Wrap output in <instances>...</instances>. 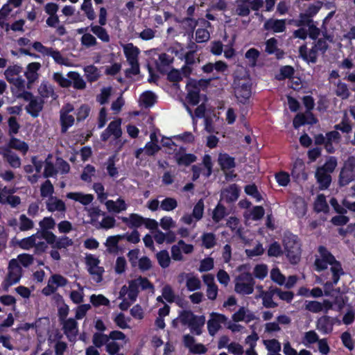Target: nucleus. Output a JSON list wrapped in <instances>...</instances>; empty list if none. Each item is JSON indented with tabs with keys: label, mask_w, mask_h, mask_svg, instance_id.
<instances>
[{
	"label": "nucleus",
	"mask_w": 355,
	"mask_h": 355,
	"mask_svg": "<svg viewBox=\"0 0 355 355\" xmlns=\"http://www.w3.org/2000/svg\"><path fill=\"white\" fill-rule=\"evenodd\" d=\"M318 253L315 260V270L320 272L327 269L328 265L331 266L334 282L338 284L340 277L344 274L340 263L323 246L319 247Z\"/></svg>",
	"instance_id": "nucleus-1"
},
{
	"label": "nucleus",
	"mask_w": 355,
	"mask_h": 355,
	"mask_svg": "<svg viewBox=\"0 0 355 355\" xmlns=\"http://www.w3.org/2000/svg\"><path fill=\"white\" fill-rule=\"evenodd\" d=\"M283 244L286 257L292 263H297L301 256V245L296 236L292 234H286Z\"/></svg>",
	"instance_id": "nucleus-2"
},
{
	"label": "nucleus",
	"mask_w": 355,
	"mask_h": 355,
	"mask_svg": "<svg viewBox=\"0 0 355 355\" xmlns=\"http://www.w3.org/2000/svg\"><path fill=\"white\" fill-rule=\"evenodd\" d=\"M51 159V155H49L44 162V177H55L58 174L64 175L69 172L70 166L63 159L58 157L54 164Z\"/></svg>",
	"instance_id": "nucleus-3"
},
{
	"label": "nucleus",
	"mask_w": 355,
	"mask_h": 355,
	"mask_svg": "<svg viewBox=\"0 0 355 355\" xmlns=\"http://www.w3.org/2000/svg\"><path fill=\"white\" fill-rule=\"evenodd\" d=\"M22 275V269L17 263V260L11 259L9 261L8 267V274L1 283V286L5 291H8L9 288L18 283Z\"/></svg>",
	"instance_id": "nucleus-4"
},
{
	"label": "nucleus",
	"mask_w": 355,
	"mask_h": 355,
	"mask_svg": "<svg viewBox=\"0 0 355 355\" xmlns=\"http://www.w3.org/2000/svg\"><path fill=\"white\" fill-rule=\"evenodd\" d=\"M233 85L237 101L243 104L247 103L252 95L250 80L248 78L235 79Z\"/></svg>",
	"instance_id": "nucleus-5"
},
{
	"label": "nucleus",
	"mask_w": 355,
	"mask_h": 355,
	"mask_svg": "<svg viewBox=\"0 0 355 355\" xmlns=\"http://www.w3.org/2000/svg\"><path fill=\"white\" fill-rule=\"evenodd\" d=\"M124 55L128 64L130 65V69L127 71L132 75H137L139 73V65L138 62V56L140 53V50L132 43H128L122 45Z\"/></svg>",
	"instance_id": "nucleus-6"
},
{
	"label": "nucleus",
	"mask_w": 355,
	"mask_h": 355,
	"mask_svg": "<svg viewBox=\"0 0 355 355\" xmlns=\"http://www.w3.org/2000/svg\"><path fill=\"white\" fill-rule=\"evenodd\" d=\"M254 280L249 272L240 274L235 279V291L241 295H246L253 293Z\"/></svg>",
	"instance_id": "nucleus-7"
},
{
	"label": "nucleus",
	"mask_w": 355,
	"mask_h": 355,
	"mask_svg": "<svg viewBox=\"0 0 355 355\" xmlns=\"http://www.w3.org/2000/svg\"><path fill=\"white\" fill-rule=\"evenodd\" d=\"M130 296L133 300H137L139 290L146 291L148 293H154V286L146 277H139L130 281Z\"/></svg>",
	"instance_id": "nucleus-8"
},
{
	"label": "nucleus",
	"mask_w": 355,
	"mask_h": 355,
	"mask_svg": "<svg viewBox=\"0 0 355 355\" xmlns=\"http://www.w3.org/2000/svg\"><path fill=\"white\" fill-rule=\"evenodd\" d=\"M19 245L24 250H29L33 247H35L38 250H44L46 248V244L42 241V236L39 234H35L31 236L21 239Z\"/></svg>",
	"instance_id": "nucleus-9"
},
{
	"label": "nucleus",
	"mask_w": 355,
	"mask_h": 355,
	"mask_svg": "<svg viewBox=\"0 0 355 355\" xmlns=\"http://www.w3.org/2000/svg\"><path fill=\"white\" fill-rule=\"evenodd\" d=\"M355 180V165L352 160L349 159L345 163L339 175V184L341 187L346 186Z\"/></svg>",
	"instance_id": "nucleus-10"
},
{
	"label": "nucleus",
	"mask_w": 355,
	"mask_h": 355,
	"mask_svg": "<svg viewBox=\"0 0 355 355\" xmlns=\"http://www.w3.org/2000/svg\"><path fill=\"white\" fill-rule=\"evenodd\" d=\"M74 110L72 105L67 104L60 110V122L62 125V132H65L67 129L74 123V116L71 114Z\"/></svg>",
	"instance_id": "nucleus-11"
},
{
	"label": "nucleus",
	"mask_w": 355,
	"mask_h": 355,
	"mask_svg": "<svg viewBox=\"0 0 355 355\" xmlns=\"http://www.w3.org/2000/svg\"><path fill=\"white\" fill-rule=\"evenodd\" d=\"M121 119H118L110 123L107 128L101 134L103 141H107L111 136L114 139H119L122 135L121 128Z\"/></svg>",
	"instance_id": "nucleus-12"
},
{
	"label": "nucleus",
	"mask_w": 355,
	"mask_h": 355,
	"mask_svg": "<svg viewBox=\"0 0 355 355\" xmlns=\"http://www.w3.org/2000/svg\"><path fill=\"white\" fill-rule=\"evenodd\" d=\"M68 283V280L61 275L55 274L51 276L48 281L47 287L43 289V293L48 295L49 291L51 293L56 291L58 288L64 287Z\"/></svg>",
	"instance_id": "nucleus-13"
},
{
	"label": "nucleus",
	"mask_w": 355,
	"mask_h": 355,
	"mask_svg": "<svg viewBox=\"0 0 355 355\" xmlns=\"http://www.w3.org/2000/svg\"><path fill=\"white\" fill-rule=\"evenodd\" d=\"M227 318L223 315L216 313L211 314V318L207 322V328L211 336L215 335L221 327V324L226 322Z\"/></svg>",
	"instance_id": "nucleus-14"
},
{
	"label": "nucleus",
	"mask_w": 355,
	"mask_h": 355,
	"mask_svg": "<svg viewBox=\"0 0 355 355\" xmlns=\"http://www.w3.org/2000/svg\"><path fill=\"white\" fill-rule=\"evenodd\" d=\"M258 317L254 313L245 307H241L232 315L234 322H245L249 323L253 320H258Z\"/></svg>",
	"instance_id": "nucleus-15"
},
{
	"label": "nucleus",
	"mask_w": 355,
	"mask_h": 355,
	"mask_svg": "<svg viewBox=\"0 0 355 355\" xmlns=\"http://www.w3.org/2000/svg\"><path fill=\"white\" fill-rule=\"evenodd\" d=\"M41 67V64L37 62H31L26 66L24 76L28 85H31L38 80L40 77L38 71Z\"/></svg>",
	"instance_id": "nucleus-16"
},
{
	"label": "nucleus",
	"mask_w": 355,
	"mask_h": 355,
	"mask_svg": "<svg viewBox=\"0 0 355 355\" xmlns=\"http://www.w3.org/2000/svg\"><path fill=\"white\" fill-rule=\"evenodd\" d=\"M180 278L185 280V285L190 292L200 290L201 288V281L199 277L192 272L182 273Z\"/></svg>",
	"instance_id": "nucleus-17"
},
{
	"label": "nucleus",
	"mask_w": 355,
	"mask_h": 355,
	"mask_svg": "<svg viewBox=\"0 0 355 355\" xmlns=\"http://www.w3.org/2000/svg\"><path fill=\"white\" fill-rule=\"evenodd\" d=\"M0 155L8 162L12 168H17L21 166V159L9 147L0 146Z\"/></svg>",
	"instance_id": "nucleus-18"
},
{
	"label": "nucleus",
	"mask_w": 355,
	"mask_h": 355,
	"mask_svg": "<svg viewBox=\"0 0 355 355\" xmlns=\"http://www.w3.org/2000/svg\"><path fill=\"white\" fill-rule=\"evenodd\" d=\"M105 207L109 212L119 214L127 210L128 205L125 200L119 198L116 200H108L105 202Z\"/></svg>",
	"instance_id": "nucleus-19"
},
{
	"label": "nucleus",
	"mask_w": 355,
	"mask_h": 355,
	"mask_svg": "<svg viewBox=\"0 0 355 355\" xmlns=\"http://www.w3.org/2000/svg\"><path fill=\"white\" fill-rule=\"evenodd\" d=\"M69 287L71 290L69 293L71 300L76 304L82 303L85 296L84 286H81L77 282H73L70 284Z\"/></svg>",
	"instance_id": "nucleus-20"
},
{
	"label": "nucleus",
	"mask_w": 355,
	"mask_h": 355,
	"mask_svg": "<svg viewBox=\"0 0 355 355\" xmlns=\"http://www.w3.org/2000/svg\"><path fill=\"white\" fill-rule=\"evenodd\" d=\"M160 150V146L153 142H147L144 148H139L135 152V157L144 159L145 155L153 156Z\"/></svg>",
	"instance_id": "nucleus-21"
},
{
	"label": "nucleus",
	"mask_w": 355,
	"mask_h": 355,
	"mask_svg": "<svg viewBox=\"0 0 355 355\" xmlns=\"http://www.w3.org/2000/svg\"><path fill=\"white\" fill-rule=\"evenodd\" d=\"M63 329L65 335L70 341H73L78 334V323L75 319L69 318L63 323Z\"/></svg>",
	"instance_id": "nucleus-22"
},
{
	"label": "nucleus",
	"mask_w": 355,
	"mask_h": 355,
	"mask_svg": "<svg viewBox=\"0 0 355 355\" xmlns=\"http://www.w3.org/2000/svg\"><path fill=\"white\" fill-rule=\"evenodd\" d=\"M263 27L266 31L273 33H282L286 29V20L269 19L264 23Z\"/></svg>",
	"instance_id": "nucleus-23"
},
{
	"label": "nucleus",
	"mask_w": 355,
	"mask_h": 355,
	"mask_svg": "<svg viewBox=\"0 0 355 355\" xmlns=\"http://www.w3.org/2000/svg\"><path fill=\"white\" fill-rule=\"evenodd\" d=\"M334 320L329 316L324 315L319 318L316 322V328L324 334H329L333 330Z\"/></svg>",
	"instance_id": "nucleus-24"
},
{
	"label": "nucleus",
	"mask_w": 355,
	"mask_h": 355,
	"mask_svg": "<svg viewBox=\"0 0 355 355\" xmlns=\"http://www.w3.org/2000/svg\"><path fill=\"white\" fill-rule=\"evenodd\" d=\"M66 197L84 206L89 205L94 200L93 195L82 192H69L67 193Z\"/></svg>",
	"instance_id": "nucleus-25"
},
{
	"label": "nucleus",
	"mask_w": 355,
	"mask_h": 355,
	"mask_svg": "<svg viewBox=\"0 0 355 355\" xmlns=\"http://www.w3.org/2000/svg\"><path fill=\"white\" fill-rule=\"evenodd\" d=\"M46 209L51 212L58 211L64 213L66 205L63 200L55 196H51L46 201Z\"/></svg>",
	"instance_id": "nucleus-26"
},
{
	"label": "nucleus",
	"mask_w": 355,
	"mask_h": 355,
	"mask_svg": "<svg viewBox=\"0 0 355 355\" xmlns=\"http://www.w3.org/2000/svg\"><path fill=\"white\" fill-rule=\"evenodd\" d=\"M3 147H9V149H15L23 155H26L28 151L29 146L27 143L24 141H21L13 136H11L8 144L6 146H2Z\"/></svg>",
	"instance_id": "nucleus-27"
},
{
	"label": "nucleus",
	"mask_w": 355,
	"mask_h": 355,
	"mask_svg": "<svg viewBox=\"0 0 355 355\" xmlns=\"http://www.w3.org/2000/svg\"><path fill=\"white\" fill-rule=\"evenodd\" d=\"M187 88L188 91L187 97L188 101L193 105H197L200 100V89L198 87H196V83L195 81H190L189 83H187Z\"/></svg>",
	"instance_id": "nucleus-28"
},
{
	"label": "nucleus",
	"mask_w": 355,
	"mask_h": 355,
	"mask_svg": "<svg viewBox=\"0 0 355 355\" xmlns=\"http://www.w3.org/2000/svg\"><path fill=\"white\" fill-rule=\"evenodd\" d=\"M43 101L38 97H32L28 105L26 106V111L33 117H37L43 107Z\"/></svg>",
	"instance_id": "nucleus-29"
},
{
	"label": "nucleus",
	"mask_w": 355,
	"mask_h": 355,
	"mask_svg": "<svg viewBox=\"0 0 355 355\" xmlns=\"http://www.w3.org/2000/svg\"><path fill=\"white\" fill-rule=\"evenodd\" d=\"M38 94L43 99L52 98H56L57 95L54 92L53 87L46 81H42L37 89Z\"/></svg>",
	"instance_id": "nucleus-30"
},
{
	"label": "nucleus",
	"mask_w": 355,
	"mask_h": 355,
	"mask_svg": "<svg viewBox=\"0 0 355 355\" xmlns=\"http://www.w3.org/2000/svg\"><path fill=\"white\" fill-rule=\"evenodd\" d=\"M239 196V189L236 184H232L223 189L221 192V198L230 202L236 201Z\"/></svg>",
	"instance_id": "nucleus-31"
},
{
	"label": "nucleus",
	"mask_w": 355,
	"mask_h": 355,
	"mask_svg": "<svg viewBox=\"0 0 355 355\" xmlns=\"http://www.w3.org/2000/svg\"><path fill=\"white\" fill-rule=\"evenodd\" d=\"M121 220L130 227H139L144 224L145 218L137 214H130L128 216L121 217Z\"/></svg>",
	"instance_id": "nucleus-32"
},
{
	"label": "nucleus",
	"mask_w": 355,
	"mask_h": 355,
	"mask_svg": "<svg viewBox=\"0 0 355 355\" xmlns=\"http://www.w3.org/2000/svg\"><path fill=\"white\" fill-rule=\"evenodd\" d=\"M315 176L320 184V189H326L329 187L331 182L330 173L322 171V168H318Z\"/></svg>",
	"instance_id": "nucleus-33"
},
{
	"label": "nucleus",
	"mask_w": 355,
	"mask_h": 355,
	"mask_svg": "<svg viewBox=\"0 0 355 355\" xmlns=\"http://www.w3.org/2000/svg\"><path fill=\"white\" fill-rule=\"evenodd\" d=\"M191 71V68L188 66L183 67L182 71L173 69L168 73V78L170 81L178 82L182 80L183 77H187Z\"/></svg>",
	"instance_id": "nucleus-34"
},
{
	"label": "nucleus",
	"mask_w": 355,
	"mask_h": 355,
	"mask_svg": "<svg viewBox=\"0 0 355 355\" xmlns=\"http://www.w3.org/2000/svg\"><path fill=\"white\" fill-rule=\"evenodd\" d=\"M123 239V236H121V234L108 236L105 243L107 252L110 253H116L119 250L118 244Z\"/></svg>",
	"instance_id": "nucleus-35"
},
{
	"label": "nucleus",
	"mask_w": 355,
	"mask_h": 355,
	"mask_svg": "<svg viewBox=\"0 0 355 355\" xmlns=\"http://www.w3.org/2000/svg\"><path fill=\"white\" fill-rule=\"evenodd\" d=\"M275 295L274 290L270 291H261L256 297L262 299L263 306L267 309L275 308L277 306V304L272 300V296Z\"/></svg>",
	"instance_id": "nucleus-36"
},
{
	"label": "nucleus",
	"mask_w": 355,
	"mask_h": 355,
	"mask_svg": "<svg viewBox=\"0 0 355 355\" xmlns=\"http://www.w3.org/2000/svg\"><path fill=\"white\" fill-rule=\"evenodd\" d=\"M31 162L34 166V170H35L36 173L31 175H27V179L31 183L34 184L40 179V175L39 173L41 172L42 167H44V164L43 162L38 160L37 157L35 156L31 157Z\"/></svg>",
	"instance_id": "nucleus-37"
},
{
	"label": "nucleus",
	"mask_w": 355,
	"mask_h": 355,
	"mask_svg": "<svg viewBox=\"0 0 355 355\" xmlns=\"http://www.w3.org/2000/svg\"><path fill=\"white\" fill-rule=\"evenodd\" d=\"M205 323V317L204 315H196L191 324L189 325L191 333L196 335H200L202 333V328Z\"/></svg>",
	"instance_id": "nucleus-38"
},
{
	"label": "nucleus",
	"mask_w": 355,
	"mask_h": 355,
	"mask_svg": "<svg viewBox=\"0 0 355 355\" xmlns=\"http://www.w3.org/2000/svg\"><path fill=\"white\" fill-rule=\"evenodd\" d=\"M67 77L71 82L73 87L76 89H84L86 87V83L83 77L76 71H69Z\"/></svg>",
	"instance_id": "nucleus-39"
},
{
	"label": "nucleus",
	"mask_w": 355,
	"mask_h": 355,
	"mask_svg": "<svg viewBox=\"0 0 355 355\" xmlns=\"http://www.w3.org/2000/svg\"><path fill=\"white\" fill-rule=\"evenodd\" d=\"M13 9L7 3L0 9V26L6 31L9 30V24L6 22V19Z\"/></svg>",
	"instance_id": "nucleus-40"
},
{
	"label": "nucleus",
	"mask_w": 355,
	"mask_h": 355,
	"mask_svg": "<svg viewBox=\"0 0 355 355\" xmlns=\"http://www.w3.org/2000/svg\"><path fill=\"white\" fill-rule=\"evenodd\" d=\"M156 101V96L151 92H145L139 97V105L144 107H149L153 105Z\"/></svg>",
	"instance_id": "nucleus-41"
},
{
	"label": "nucleus",
	"mask_w": 355,
	"mask_h": 355,
	"mask_svg": "<svg viewBox=\"0 0 355 355\" xmlns=\"http://www.w3.org/2000/svg\"><path fill=\"white\" fill-rule=\"evenodd\" d=\"M49 57H51L54 62L58 64L66 67H72L71 62L69 59L63 56L58 49H53Z\"/></svg>",
	"instance_id": "nucleus-42"
},
{
	"label": "nucleus",
	"mask_w": 355,
	"mask_h": 355,
	"mask_svg": "<svg viewBox=\"0 0 355 355\" xmlns=\"http://www.w3.org/2000/svg\"><path fill=\"white\" fill-rule=\"evenodd\" d=\"M266 51L268 54H275L277 58L282 57V52L277 47V40L275 38H270L266 42Z\"/></svg>",
	"instance_id": "nucleus-43"
},
{
	"label": "nucleus",
	"mask_w": 355,
	"mask_h": 355,
	"mask_svg": "<svg viewBox=\"0 0 355 355\" xmlns=\"http://www.w3.org/2000/svg\"><path fill=\"white\" fill-rule=\"evenodd\" d=\"M251 0H236V13L239 16L245 17L250 14L249 3Z\"/></svg>",
	"instance_id": "nucleus-44"
},
{
	"label": "nucleus",
	"mask_w": 355,
	"mask_h": 355,
	"mask_svg": "<svg viewBox=\"0 0 355 355\" xmlns=\"http://www.w3.org/2000/svg\"><path fill=\"white\" fill-rule=\"evenodd\" d=\"M85 75L89 82H94L98 79L101 73L98 68L94 65H88L84 68Z\"/></svg>",
	"instance_id": "nucleus-45"
},
{
	"label": "nucleus",
	"mask_w": 355,
	"mask_h": 355,
	"mask_svg": "<svg viewBox=\"0 0 355 355\" xmlns=\"http://www.w3.org/2000/svg\"><path fill=\"white\" fill-rule=\"evenodd\" d=\"M308 114L310 115L311 117V121L307 120L306 119V116L304 114H297L296 116L295 117V119H293V126L295 128H297L300 126H301V125H304L305 123H308V124L316 123L317 120L313 116L312 113L311 112H309Z\"/></svg>",
	"instance_id": "nucleus-46"
},
{
	"label": "nucleus",
	"mask_w": 355,
	"mask_h": 355,
	"mask_svg": "<svg viewBox=\"0 0 355 355\" xmlns=\"http://www.w3.org/2000/svg\"><path fill=\"white\" fill-rule=\"evenodd\" d=\"M22 71L21 67L19 65L9 66L4 71V76L7 81L9 83L15 78L19 76Z\"/></svg>",
	"instance_id": "nucleus-47"
},
{
	"label": "nucleus",
	"mask_w": 355,
	"mask_h": 355,
	"mask_svg": "<svg viewBox=\"0 0 355 355\" xmlns=\"http://www.w3.org/2000/svg\"><path fill=\"white\" fill-rule=\"evenodd\" d=\"M91 31L96 35L103 42L110 41V36L107 31L102 26L91 25Z\"/></svg>",
	"instance_id": "nucleus-48"
},
{
	"label": "nucleus",
	"mask_w": 355,
	"mask_h": 355,
	"mask_svg": "<svg viewBox=\"0 0 355 355\" xmlns=\"http://www.w3.org/2000/svg\"><path fill=\"white\" fill-rule=\"evenodd\" d=\"M335 94L343 100L347 99L350 96V92L347 84L340 81L336 84Z\"/></svg>",
	"instance_id": "nucleus-49"
},
{
	"label": "nucleus",
	"mask_w": 355,
	"mask_h": 355,
	"mask_svg": "<svg viewBox=\"0 0 355 355\" xmlns=\"http://www.w3.org/2000/svg\"><path fill=\"white\" fill-rule=\"evenodd\" d=\"M304 168L305 166L303 161L300 159H297L293 164L292 175L296 178H299L300 177L305 178Z\"/></svg>",
	"instance_id": "nucleus-50"
},
{
	"label": "nucleus",
	"mask_w": 355,
	"mask_h": 355,
	"mask_svg": "<svg viewBox=\"0 0 355 355\" xmlns=\"http://www.w3.org/2000/svg\"><path fill=\"white\" fill-rule=\"evenodd\" d=\"M218 163L223 170L230 169L235 166L234 159L227 154H220L218 156Z\"/></svg>",
	"instance_id": "nucleus-51"
},
{
	"label": "nucleus",
	"mask_w": 355,
	"mask_h": 355,
	"mask_svg": "<svg viewBox=\"0 0 355 355\" xmlns=\"http://www.w3.org/2000/svg\"><path fill=\"white\" fill-rule=\"evenodd\" d=\"M314 209L317 212H327L329 206L327 205L326 198L323 194H320L314 203Z\"/></svg>",
	"instance_id": "nucleus-52"
},
{
	"label": "nucleus",
	"mask_w": 355,
	"mask_h": 355,
	"mask_svg": "<svg viewBox=\"0 0 355 355\" xmlns=\"http://www.w3.org/2000/svg\"><path fill=\"white\" fill-rule=\"evenodd\" d=\"M175 159L177 163L179 165H189L190 164L196 161V156L192 154H180V153H176L175 154Z\"/></svg>",
	"instance_id": "nucleus-53"
},
{
	"label": "nucleus",
	"mask_w": 355,
	"mask_h": 355,
	"mask_svg": "<svg viewBox=\"0 0 355 355\" xmlns=\"http://www.w3.org/2000/svg\"><path fill=\"white\" fill-rule=\"evenodd\" d=\"M116 220L110 216H107L104 214L99 224L96 227L97 229H110L115 226Z\"/></svg>",
	"instance_id": "nucleus-54"
},
{
	"label": "nucleus",
	"mask_w": 355,
	"mask_h": 355,
	"mask_svg": "<svg viewBox=\"0 0 355 355\" xmlns=\"http://www.w3.org/2000/svg\"><path fill=\"white\" fill-rule=\"evenodd\" d=\"M115 156H112L109 157L105 164L107 173L111 178H116L119 174L118 168L115 166Z\"/></svg>",
	"instance_id": "nucleus-55"
},
{
	"label": "nucleus",
	"mask_w": 355,
	"mask_h": 355,
	"mask_svg": "<svg viewBox=\"0 0 355 355\" xmlns=\"http://www.w3.org/2000/svg\"><path fill=\"white\" fill-rule=\"evenodd\" d=\"M319 340V336L317 334V333L311 330L309 331H306L302 338V343L305 346H309L311 344L316 343Z\"/></svg>",
	"instance_id": "nucleus-56"
},
{
	"label": "nucleus",
	"mask_w": 355,
	"mask_h": 355,
	"mask_svg": "<svg viewBox=\"0 0 355 355\" xmlns=\"http://www.w3.org/2000/svg\"><path fill=\"white\" fill-rule=\"evenodd\" d=\"M104 212H102L98 208H92L89 210V216L91 218V223L94 226L97 227L101 221L100 218H102L103 216H104Z\"/></svg>",
	"instance_id": "nucleus-57"
},
{
	"label": "nucleus",
	"mask_w": 355,
	"mask_h": 355,
	"mask_svg": "<svg viewBox=\"0 0 355 355\" xmlns=\"http://www.w3.org/2000/svg\"><path fill=\"white\" fill-rule=\"evenodd\" d=\"M90 302L94 306H109L110 300L104 295L93 294L90 296Z\"/></svg>",
	"instance_id": "nucleus-58"
},
{
	"label": "nucleus",
	"mask_w": 355,
	"mask_h": 355,
	"mask_svg": "<svg viewBox=\"0 0 355 355\" xmlns=\"http://www.w3.org/2000/svg\"><path fill=\"white\" fill-rule=\"evenodd\" d=\"M178 206L177 200L173 198H166L160 202V208L166 211H171Z\"/></svg>",
	"instance_id": "nucleus-59"
},
{
	"label": "nucleus",
	"mask_w": 355,
	"mask_h": 355,
	"mask_svg": "<svg viewBox=\"0 0 355 355\" xmlns=\"http://www.w3.org/2000/svg\"><path fill=\"white\" fill-rule=\"evenodd\" d=\"M157 259L162 268H166L169 266L171 259L166 250H162L156 254Z\"/></svg>",
	"instance_id": "nucleus-60"
},
{
	"label": "nucleus",
	"mask_w": 355,
	"mask_h": 355,
	"mask_svg": "<svg viewBox=\"0 0 355 355\" xmlns=\"http://www.w3.org/2000/svg\"><path fill=\"white\" fill-rule=\"evenodd\" d=\"M109 341V336L102 333H95L92 338V343L96 347H101Z\"/></svg>",
	"instance_id": "nucleus-61"
},
{
	"label": "nucleus",
	"mask_w": 355,
	"mask_h": 355,
	"mask_svg": "<svg viewBox=\"0 0 355 355\" xmlns=\"http://www.w3.org/2000/svg\"><path fill=\"white\" fill-rule=\"evenodd\" d=\"M34 227L33 221L28 218L25 214L19 216V230L21 231H28Z\"/></svg>",
	"instance_id": "nucleus-62"
},
{
	"label": "nucleus",
	"mask_w": 355,
	"mask_h": 355,
	"mask_svg": "<svg viewBox=\"0 0 355 355\" xmlns=\"http://www.w3.org/2000/svg\"><path fill=\"white\" fill-rule=\"evenodd\" d=\"M202 245L209 249L213 248L216 245V237L212 233H205L202 236Z\"/></svg>",
	"instance_id": "nucleus-63"
},
{
	"label": "nucleus",
	"mask_w": 355,
	"mask_h": 355,
	"mask_svg": "<svg viewBox=\"0 0 355 355\" xmlns=\"http://www.w3.org/2000/svg\"><path fill=\"white\" fill-rule=\"evenodd\" d=\"M54 188L50 180H46L41 186V196L43 198L51 197L53 193Z\"/></svg>",
	"instance_id": "nucleus-64"
}]
</instances>
